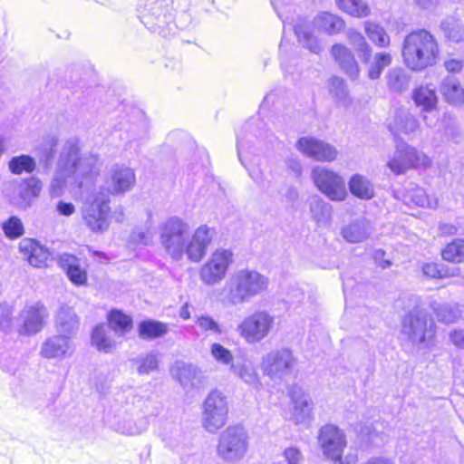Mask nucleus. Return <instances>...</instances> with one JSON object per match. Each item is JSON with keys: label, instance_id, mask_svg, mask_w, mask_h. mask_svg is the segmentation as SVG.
Segmentation results:
<instances>
[{"label": "nucleus", "instance_id": "f257e3e1", "mask_svg": "<svg viewBox=\"0 0 464 464\" xmlns=\"http://www.w3.org/2000/svg\"><path fill=\"white\" fill-rule=\"evenodd\" d=\"M188 226L179 218H170L163 226L160 242L174 259H179L185 253L191 262H199L206 255L212 238L206 225L198 227L185 244Z\"/></svg>", "mask_w": 464, "mask_h": 464}, {"label": "nucleus", "instance_id": "f03ea898", "mask_svg": "<svg viewBox=\"0 0 464 464\" xmlns=\"http://www.w3.org/2000/svg\"><path fill=\"white\" fill-rule=\"evenodd\" d=\"M404 65L412 72H421L433 66L440 57L435 36L426 29H415L404 38L401 47Z\"/></svg>", "mask_w": 464, "mask_h": 464}, {"label": "nucleus", "instance_id": "7ed1b4c3", "mask_svg": "<svg viewBox=\"0 0 464 464\" xmlns=\"http://www.w3.org/2000/svg\"><path fill=\"white\" fill-rule=\"evenodd\" d=\"M318 440L324 458L333 464H356L359 457L356 453L343 454L347 447L344 431L334 424L324 425L318 433Z\"/></svg>", "mask_w": 464, "mask_h": 464}, {"label": "nucleus", "instance_id": "20e7f679", "mask_svg": "<svg viewBox=\"0 0 464 464\" xmlns=\"http://www.w3.org/2000/svg\"><path fill=\"white\" fill-rule=\"evenodd\" d=\"M268 280L255 270L243 269L236 273L228 286V300L231 304H242L266 290Z\"/></svg>", "mask_w": 464, "mask_h": 464}, {"label": "nucleus", "instance_id": "39448f33", "mask_svg": "<svg viewBox=\"0 0 464 464\" xmlns=\"http://www.w3.org/2000/svg\"><path fill=\"white\" fill-rule=\"evenodd\" d=\"M276 317L267 310H256L245 316L237 324L239 336L250 344L257 343L266 338L274 330Z\"/></svg>", "mask_w": 464, "mask_h": 464}, {"label": "nucleus", "instance_id": "423d86ee", "mask_svg": "<svg viewBox=\"0 0 464 464\" xmlns=\"http://www.w3.org/2000/svg\"><path fill=\"white\" fill-rule=\"evenodd\" d=\"M249 436L241 424L228 426L220 435L217 446L218 454L227 460L239 459L248 450Z\"/></svg>", "mask_w": 464, "mask_h": 464}, {"label": "nucleus", "instance_id": "0eeeda50", "mask_svg": "<svg viewBox=\"0 0 464 464\" xmlns=\"http://www.w3.org/2000/svg\"><path fill=\"white\" fill-rule=\"evenodd\" d=\"M431 164V160L426 153L409 144H402L396 148L394 155L386 165L391 172L399 176L411 169H426Z\"/></svg>", "mask_w": 464, "mask_h": 464}, {"label": "nucleus", "instance_id": "6e6552de", "mask_svg": "<svg viewBox=\"0 0 464 464\" xmlns=\"http://www.w3.org/2000/svg\"><path fill=\"white\" fill-rule=\"evenodd\" d=\"M227 415V397L218 390L211 391L203 405V427L210 432H215L225 426Z\"/></svg>", "mask_w": 464, "mask_h": 464}, {"label": "nucleus", "instance_id": "1a4fd4ad", "mask_svg": "<svg viewBox=\"0 0 464 464\" xmlns=\"http://www.w3.org/2000/svg\"><path fill=\"white\" fill-rule=\"evenodd\" d=\"M312 179L315 187L333 201H342L347 196L343 178L328 169L314 168Z\"/></svg>", "mask_w": 464, "mask_h": 464}, {"label": "nucleus", "instance_id": "9d476101", "mask_svg": "<svg viewBox=\"0 0 464 464\" xmlns=\"http://www.w3.org/2000/svg\"><path fill=\"white\" fill-rule=\"evenodd\" d=\"M110 211L109 198L96 196L83 206L82 218L91 231L94 233L102 232L109 227L108 216Z\"/></svg>", "mask_w": 464, "mask_h": 464}, {"label": "nucleus", "instance_id": "9b49d317", "mask_svg": "<svg viewBox=\"0 0 464 464\" xmlns=\"http://www.w3.org/2000/svg\"><path fill=\"white\" fill-rule=\"evenodd\" d=\"M233 263V253L230 249L217 248L199 271L201 280L213 285L223 279Z\"/></svg>", "mask_w": 464, "mask_h": 464}, {"label": "nucleus", "instance_id": "f8f14e48", "mask_svg": "<svg viewBox=\"0 0 464 464\" xmlns=\"http://www.w3.org/2000/svg\"><path fill=\"white\" fill-rule=\"evenodd\" d=\"M296 148L300 152L316 161L332 162L336 160L338 155L334 146L312 137L298 139Z\"/></svg>", "mask_w": 464, "mask_h": 464}, {"label": "nucleus", "instance_id": "ddd939ff", "mask_svg": "<svg viewBox=\"0 0 464 464\" xmlns=\"http://www.w3.org/2000/svg\"><path fill=\"white\" fill-rule=\"evenodd\" d=\"M18 251L24 260L34 267H46L52 260L49 249L33 237L23 238L18 244Z\"/></svg>", "mask_w": 464, "mask_h": 464}, {"label": "nucleus", "instance_id": "4468645a", "mask_svg": "<svg viewBox=\"0 0 464 464\" xmlns=\"http://www.w3.org/2000/svg\"><path fill=\"white\" fill-rule=\"evenodd\" d=\"M296 360L289 349H281L269 353L264 361V372L270 378H282L290 372Z\"/></svg>", "mask_w": 464, "mask_h": 464}, {"label": "nucleus", "instance_id": "2eb2a0df", "mask_svg": "<svg viewBox=\"0 0 464 464\" xmlns=\"http://www.w3.org/2000/svg\"><path fill=\"white\" fill-rule=\"evenodd\" d=\"M47 309L42 303L24 306L21 311L22 325L20 334L32 335L41 332L45 324Z\"/></svg>", "mask_w": 464, "mask_h": 464}, {"label": "nucleus", "instance_id": "dca6fc26", "mask_svg": "<svg viewBox=\"0 0 464 464\" xmlns=\"http://www.w3.org/2000/svg\"><path fill=\"white\" fill-rule=\"evenodd\" d=\"M361 60L366 65L367 77L370 80H378L385 68L392 63L393 58L388 52H378L372 55L371 47L364 44L362 48Z\"/></svg>", "mask_w": 464, "mask_h": 464}, {"label": "nucleus", "instance_id": "f3484780", "mask_svg": "<svg viewBox=\"0 0 464 464\" xmlns=\"http://www.w3.org/2000/svg\"><path fill=\"white\" fill-rule=\"evenodd\" d=\"M57 264L72 285H87L89 280L87 269L81 266L80 259L75 255L63 253L58 256Z\"/></svg>", "mask_w": 464, "mask_h": 464}, {"label": "nucleus", "instance_id": "a211bd4d", "mask_svg": "<svg viewBox=\"0 0 464 464\" xmlns=\"http://www.w3.org/2000/svg\"><path fill=\"white\" fill-rule=\"evenodd\" d=\"M402 332L412 342L423 343L427 341L428 316L420 312H411L401 322Z\"/></svg>", "mask_w": 464, "mask_h": 464}, {"label": "nucleus", "instance_id": "6ab92c4d", "mask_svg": "<svg viewBox=\"0 0 464 464\" xmlns=\"http://www.w3.org/2000/svg\"><path fill=\"white\" fill-rule=\"evenodd\" d=\"M331 53L334 61L346 74L353 79L359 76V64L353 53L347 47L341 44H334Z\"/></svg>", "mask_w": 464, "mask_h": 464}, {"label": "nucleus", "instance_id": "aec40b11", "mask_svg": "<svg viewBox=\"0 0 464 464\" xmlns=\"http://www.w3.org/2000/svg\"><path fill=\"white\" fill-rule=\"evenodd\" d=\"M70 349V337L64 334L47 338L41 349V355L46 359L60 358L66 355Z\"/></svg>", "mask_w": 464, "mask_h": 464}, {"label": "nucleus", "instance_id": "412c9836", "mask_svg": "<svg viewBox=\"0 0 464 464\" xmlns=\"http://www.w3.org/2000/svg\"><path fill=\"white\" fill-rule=\"evenodd\" d=\"M412 101L417 107L424 111H431L437 109L438 96L436 91L429 84H421L412 91Z\"/></svg>", "mask_w": 464, "mask_h": 464}, {"label": "nucleus", "instance_id": "4be33fe9", "mask_svg": "<svg viewBox=\"0 0 464 464\" xmlns=\"http://www.w3.org/2000/svg\"><path fill=\"white\" fill-rule=\"evenodd\" d=\"M108 326L118 334H125L133 329L131 315L121 309L112 308L106 314Z\"/></svg>", "mask_w": 464, "mask_h": 464}, {"label": "nucleus", "instance_id": "5701e85b", "mask_svg": "<svg viewBox=\"0 0 464 464\" xmlns=\"http://www.w3.org/2000/svg\"><path fill=\"white\" fill-rule=\"evenodd\" d=\"M137 332L142 340H154L164 336L169 332V326L160 321L145 319L139 323Z\"/></svg>", "mask_w": 464, "mask_h": 464}, {"label": "nucleus", "instance_id": "b1692460", "mask_svg": "<svg viewBox=\"0 0 464 464\" xmlns=\"http://www.w3.org/2000/svg\"><path fill=\"white\" fill-rule=\"evenodd\" d=\"M90 341L91 344L101 353H109L115 348V343L108 334L103 323H99L92 328Z\"/></svg>", "mask_w": 464, "mask_h": 464}, {"label": "nucleus", "instance_id": "393cba45", "mask_svg": "<svg viewBox=\"0 0 464 464\" xmlns=\"http://www.w3.org/2000/svg\"><path fill=\"white\" fill-rule=\"evenodd\" d=\"M440 93L443 100L451 106L464 104V88L457 81L445 79L440 85Z\"/></svg>", "mask_w": 464, "mask_h": 464}, {"label": "nucleus", "instance_id": "a878e982", "mask_svg": "<svg viewBox=\"0 0 464 464\" xmlns=\"http://www.w3.org/2000/svg\"><path fill=\"white\" fill-rule=\"evenodd\" d=\"M440 257L450 264L464 263V238L455 237L447 242L440 249Z\"/></svg>", "mask_w": 464, "mask_h": 464}, {"label": "nucleus", "instance_id": "bb28decb", "mask_svg": "<svg viewBox=\"0 0 464 464\" xmlns=\"http://www.w3.org/2000/svg\"><path fill=\"white\" fill-rule=\"evenodd\" d=\"M335 4L343 14L354 18H365L371 14V7L362 0H336Z\"/></svg>", "mask_w": 464, "mask_h": 464}, {"label": "nucleus", "instance_id": "cd10ccee", "mask_svg": "<svg viewBox=\"0 0 464 464\" xmlns=\"http://www.w3.org/2000/svg\"><path fill=\"white\" fill-rule=\"evenodd\" d=\"M350 192L356 198L370 199L373 197V187L371 182L361 174H354L349 180Z\"/></svg>", "mask_w": 464, "mask_h": 464}, {"label": "nucleus", "instance_id": "c85d7f7f", "mask_svg": "<svg viewBox=\"0 0 464 464\" xmlns=\"http://www.w3.org/2000/svg\"><path fill=\"white\" fill-rule=\"evenodd\" d=\"M364 31L369 39L378 47L386 48L391 44V37L380 24L367 21L364 23Z\"/></svg>", "mask_w": 464, "mask_h": 464}, {"label": "nucleus", "instance_id": "c756f323", "mask_svg": "<svg viewBox=\"0 0 464 464\" xmlns=\"http://www.w3.org/2000/svg\"><path fill=\"white\" fill-rule=\"evenodd\" d=\"M113 194L123 193L135 182V174L130 169H121L113 172Z\"/></svg>", "mask_w": 464, "mask_h": 464}, {"label": "nucleus", "instance_id": "7c9ffc66", "mask_svg": "<svg viewBox=\"0 0 464 464\" xmlns=\"http://www.w3.org/2000/svg\"><path fill=\"white\" fill-rule=\"evenodd\" d=\"M421 272L429 279H444L455 276L449 266L437 261L424 263L421 266Z\"/></svg>", "mask_w": 464, "mask_h": 464}, {"label": "nucleus", "instance_id": "2f4dec72", "mask_svg": "<svg viewBox=\"0 0 464 464\" xmlns=\"http://www.w3.org/2000/svg\"><path fill=\"white\" fill-rule=\"evenodd\" d=\"M35 167L34 159L26 154L13 157L8 162L9 170L15 175H21L24 172L32 173Z\"/></svg>", "mask_w": 464, "mask_h": 464}, {"label": "nucleus", "instance_id": "473e14b6", "mask_svg": "<svg viewBox=\"0 0 464 464\" xmlns=\"http://www.w3.org/2000/svg\"><path fill=\"white\" fill-rule=\"evenodd\" d=\"M4 235L9 240H16L22 237L24 233V226L22 219L17 216H10L1 224Z\"/></svg>", "mask_w": 464, "mask_h": 464}, {"label": "nucleus", "instance_id": "72a5a7b5", "mask_svg": "<svg viewBox=\"0 0 464 464\" xmlns=\"http://www.w3.org/2000/svg\"><path fill=\"white\" fill-rule=\"evenodd\" d=\"M369 233L362 223L354 222L345 226L342 229L343 237L350 243H359L366 239Z\"/></svg>", "mask_w": 464, "mask_h": 464}, {"label": "nucleus", "instance_id": "f704fd0d", "mask_svg": "<svg viewBox=\"0 0 464 464\" xmlns=\"http://www.w3.org/2000/svg\"><path fill=\"white\" fill-rule=\"evenodd\" d=\"M322 29L329 34H337L343 26V20L331 13H322L317 16Z\"/></svg>", "mask_w": 464, "mask_h": 464}, {"label": "nucleus", "instance_id": "c9c22d12", "mask_svg": "<svg viewBox=\"0 0 464 464\" xmlns=\"http://www.w3.org/2000/svg\"><path fill=\"white\" fill-rule=\"evenodd\" d=\"M394 128L396 133L410 134L420 129L418 120L412 116H399L395 119Z\"/></svg>", "mask_w": 464, "mask_h": 464}, {"label": "nucleus", "instance_id": "e433bc0d", "mask_svg": "<svg viewBox=\"0 0 464 464\" xmlns=\"http://www.w3.org/2000/svg\"><path fill=\"white\" fill-rule=\"evenodd\" d=\"M387 86L394 92H401L407 86V79L401 69L391 70L386 77Z\"/></svg>", "mask_w": 464, "mask_h": 464}, {"label": "nucleus", "instance_id": "4c0bfd02", "mask_svg": "<svg viewBox=\"0 0 464 464\" xmlns=\"http://www.w3.org/2000/svg\"><path fill=\"white\" fill-rule=\"evenodd\" d=\"M409 201L410 203L421 208L428 207L430 204L429 195L426 190L420 187H416L410 191Z\"/></svg>", "mask_w": 464, "mask_h": 464}, {"label": "nucleus", "instance_id": "58836bf2", "mask_svg": "<svg viewBox=\"0 0 464 464\" xmlns=\"http://www.w3.org/2000/svg\"><path fill=\"white\" fill-rule=\"evenodd\" d=\"M210 350H211V354L217 361H218L224 364L232 363L233 355H232L231 352L228 349L225 348L220 343H213L210 347Z\"/></svg>", "mask_w": 464, "mask_h": 464}, {"label": "nucleus", "instance_id": "ea45409f", "mask_svg": "<svg viewBox=\"0 0 464 464\" xmlns=\"http://www.w3.org/2000/svg\"><path fill=\"white\" fill-rule=\"evenodd\" d=\"M197 324L203 332L220 334L221 329L218 323L208 315H202L197 318Z\"/></svg>", "mask_w": 464, "mask_h": 464}, {"label": "nucleus", "instance_id": "a19ab883", "mask_svg": "<svg viewBox=\"0 0 464 464\" xmlns=\"http://www.w3.org/2000/svg\"><path fill=\"white\" fill-rule=\"evenodd\" d=\"M283 456L286 461V464H301L303 460L301 450L296 447L286 448L283 451Z\"/></svg>", "mask_w": 464, "mask_h": 464}, {"label": "nucleus", "instance_id": "79ce46f5", "mask_svg": "<svg viewBox=\"0 0 464 464\" xmlns=\"http://www.w3.org/2000/svg\"><path fill=\"white\" fill-rule=\"evenodd\" d=\"M42 186L38 179L31 178L25 181L24 194L26 196L37 197L41 191Z\"/></svg>", "mask_w": 464, "mask_h": 464}, {"label": "nucleus", "instance_id": "37998d69", "mask_svg": "<svg viewBox=\"0 0 464 464\" xmlns=\"http://www.w3.org/2000/svg\"><path fill=\"white\" fill-rule=\"evenodd\" d=\"M451 343L458 349L464 350V329H454L449 334Z\"/></svg>", "mask_w": 464, "mask_h": 464}, {"label": "nucleus", "instance_id": "c03bdc74", "mask_svg": "<svg viewBox=\"0 0 464 464\" xmlns=\"http://www.w3.org/2000/svg\"><path fill=\"white\" fill-rule=\"evenodd\" d=\"M444 67L450 73H459L463 69V63L459 59L451 58L444 62Z\"/></svg>", "mask_w": 464, "mask_h": 464}, {"label": "nucleus", "instance_id": "a18cd8bd", "mask_svg": "<svg viewBox=\"0 0 464 464\" xmlns=\"http://www.w3.org/2000/svg\"><path fill=\"white\" fill-rule=\"evenodd\" d=\"M57 212L64 217L72 216L75 212V207L71 202L59 201L56 205Z\"/></svg>", "mask_w": 464, "mask_h": 464}, {"label": "nucleus", "instance_id": "49530a36", "mask_svg": "<svg viewBox=\"0 0 464 464\" xmlns=\"http://www.w3.org/2000/svg\"><path fill=\"white\" fill-rule=\"evenodd\" d=\"M376 266L385 269L392 266V262L385 258V252L383 250H377L373 255Z\"/></svg>", "mask_w": 464, "mask_h": 464}, {"label": "nucleus", "instance_id": "de8ad7c7", "mask_svg": "<svg viewBox=\"0 0 464 464\" xmlns=\"http://www.w3.org/2000/svg\"><path fill=\"white\" fill-rule=\"evenodd\" d=\"M440 231L445 236H452L457 233V227L453 225H442Z\"/></svg>", "mask_w": 464, "mask_h": 464}, {"label": "nucleus", "instance_id": "09e8293b", "mask_svg": "<svg viewBox=\"0 0 464 464\" xmlns=\"http://www.w3.org/2000/svg\"><path fill=\"white\" fill-rule=\"evenodd\" d=\"M179 316L183 320H188L190 318L189 305L188 303L184 304L179 310Z\"/></svg>", "mask_w": 464, "mask_h": 464}, {"label": "nucleus", "instance_id": "8fccbe9b", "mask_svg": "<svg viewBox=\"0 0 464 464\" xmlns=\"http://www.w3.org/2000/svg\"><path fill=\"white\" fill-rule=\"evenodd\" d=\"M364 464H392L389 459L382 458V457H374L370 459Z\"/></svg>", "mask_w": 464, "mask_h": 464}, {"label": "nucleus", "instance_id": "3c124183", "mask_svg": "<svg viewBox=\"0 0 464 464\" xmlns=\"http://www.w3.org/2000/svg\"><path fill=\"white\" fill-rule=\"evenodd\" d=\"M92 256L99 257V260L101 262H102V263H108L109 262L108 256L105 253H103V252H101V251H92Z\"/></svg>", "mask_w": 464, "mask_h": 464}, {"label": "nucleus", "instance_id": "603ef678", "mask_svg": "<svg viewBox=\"0 0 464 464\" xmlns=\"http://www.w3.org/2000/svg\"><path fill=\"white\" fill-rule=\"evenodd\" d=\"M295 408L296 411H303L304 409L309 410L311 408V402L308 401H300L295 404Z\"/></svg>", "mask_w": 464, "mask_h": 464}, {"label": "nucleus", "instance_id": "864d4df0", "mask_svg": "<svg viewBox=\"0 0 464 464\" xmlns=\"http://www.w3.org/2000/svg\"><path fill=\"white\" fill-rule=\"evenodd\" d=\"M186 372L195 374L196 370L192 369L190 366H182L179 368V374L180 378H181L182 374L186 373Z\"/></svg>", "mask_w": 464, "mask_h": 464}]
</instances>
